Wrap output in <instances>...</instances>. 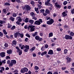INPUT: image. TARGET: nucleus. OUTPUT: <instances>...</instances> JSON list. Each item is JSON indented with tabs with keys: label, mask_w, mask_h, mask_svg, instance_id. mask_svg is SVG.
<instances>
[{
	"label": "nucleus",
	"mask_w": 74,
	"mask_h": 74,
	"mask_svg": "<svg viewBox=\"0 0 74 74\" xmlns=\"http://www.w3.org/2000/svg\"><path fill=\"white\" fill-rule=\"evenodd\" d=\"M22 53V50H21L20 51H19L18 55H21Z\"/></svg>",
	"instance_id": "obj_43"
},
{
	"label": "nucleus",
	"mask_w": 74,
	"mask_h": 74,
	"mask_svg": "<svg viewBox=\"0 0 74 74\" xmlns=\"http://www.w3.org/2000/svg\"><path fill=\"white\" fill-rule=\"evenodd\" d=\"M25 45H23L22 46V47H21V49H25Z\"/></svg>",
	"instance_id": "obj_39"
},
{
	"label": "nucleus",
	"mask_w": 74,
	"mask_h": 74,
	"mask_svg": "<svg viewBox=\"0 0 74 74\" xmlns=\"http://www.w3.org/2000/svg\"><path fill=\"white\" fill-rule=\"evenodd\" d=\"M55 45V42L51 44V46L52 47H54Z\"/></svg>",
	"instance_id": "obj_64"
},
{
	"label": "nucleus",
	"mask_w": 74,
	"mask_h": 74,
	"mask_svg": "<svg viewBox=\"0 0 74 74\" xmlns=\"http://www.w3.org/2000/svg\"><path fill=\"white\" fill-rule=\"evenodd\" d=\"M17 43V42H16V40H13L12 44H12V46L14 45H15Z\"/></svg>",
	"instance_id": "obj_18"
},
{
	"label": "nucleus",
	"mask_w": 74,
	"mask_h": 74,
	"mask_svg": "<svg viewBox=\"0 0 74 74\" xmlns=\"http://www.w3.org/2000/svg\"><path fill=\"white\" fill-rule=\"evenodd\" d=\"M71 13L72 14H74V8L71 11Z\"/></svg>",
	"instance_id": "obj_54"
},
{
	"label": "nucleus",
	"mask_w": 74,
	"mask_h": 74,
	"mask_svg": "<svg viewBox=\"0 0 74 74\" xmlns=\"http://www.w3.org/2000/svg\"><path fill=\"white\" fill-rule=\"evenodd\" d=\"M17 16L16 14L15 13H13L12 14V16L13 17H16Z\"/></svg>",
	"instance_id": "obj_38"
},
{
	"label": "nucleus",
	"mask_w": 74,
	"mask_h": 74,
	"mask_svg": "<svg viewBox=\"0 0 74 74\" xmlns=\"http://www.w3.org/2000/svg\"><path fill=\"white\" fill-rule=\"evenodd\" d=\"M26 10H28L29 11H30V10H31V8H30V7L29 5H26Z\"/></svg>",
	"instance_id": "obj_12"
},
{
	"label": "nucleus",
	"mask_w": 74,
	"mask_h": 74,
	"mask_svg": "<svg viewBox=\"0 0 74 74\" xmlns=\"http://www.w3.org/2000/svg\"><path fill=\"white\" fill-rule=\"evenodd\" d=\"M62 15H63V17H64V16H66L67 15V14H66V12H63L62 13Z\"/></svg>",
	"instance_id": "obj_16"
},
{
	"label": "nucleus",
	"mask_w": 74,
	"mask_h": 74,
	"mask_svg": "<svg viewBox=\"0 0 74 74\" xmlns=\"http://www.w3.org/2000/svg\"><path fill=\"white\" fill-rule=\"evenodd\" d=\"M11 62L13 64H15L16 63V60H11Z\"/></svg>",
	"instance_id": "obj_21"
},
{
	"label": "nucleus",
	"mask_w": 74,
	"mask_h": 74,
	"mask_svg": "<svg viewBox=\"0 0 74 74\" xmlns=\"http://www.w3.org/2000/svg\"><path fill=\"white\" fill-rule=\"evenodd\" d=\"M4 46L6 47V48H7L8 47V43H5L4 44Z\"/></svg>",
	"instance_id": "obj_49"
},
{
	"label": "nucleus",
	"mask_w": 74,
	"mask_h": 74,
	"mask_svg": "<svg viewBox=\"0 0 74 74\" xmlns=\"http://www.w3.org/2000/svg\"><path fill=\"white\" fill-rule=\"evenodd\" d=\"M28 22H29V23H31V25H32V24H33V23L34 22V21L33 20L29 19Z\"/></svg>",
	"instance_id": "obj_15"
},
{
	"label": "nucleus",
	"mask_w": 74,
	"mask_h": 74,
	"mask_svg": "<svg viewBox=\"0 0 74 74\" xmlns=\"http://www.w3.org/2000/svg\"><path fill=\"white\" fill-rule=\"evenodd\" d=\"M37 33H38V32H35L34 34H32V36L33 37H35L36 36H37Z\"/></svg>",
	"instance_id": "obj_26"
},
{
	"label": "nucleus",
	"mask_w": 74,
	"mask_h": 74,
	"mask_svg": "<svg viewBox=\"0 0 74 74\" xmlns=\"http://www.w3.org/2000/svg\"><path fill=\"white\" fill-rule=\"evenodd\" d=\"M72 7L71 6V5H69V6H68V9H71V8Z\"/></svg>",
	"instance_id": "obj_59"
},
{
	"label": "nucleus",
	"mask_w": 74,
	"mask_h": 74,
	"mask_svg": "<svg viewBox=\"0 0 74 74\" xmlns=\"http://www.w3.org/2000/svg\"><path fill=\"white\" fill-rule=\"evenodd\" d=\"M57 51H61L62 49H61L60 48H58L57 49Z\"/></svg>",
	"instance_id": "obj_42"
},
{
	"label": "nucleus",
	"mask_w": 74,
	"mask_h": 74,
	"mask_svg": "<svg viewBox=\"0 0 74 74\" xmlns=\"http://www.w3.org/2000/svg\"><path fill=\"white\" fill-rule=\"evenodd\" d=\"M48 55H52L53 54V51L52 50H50L48 52Z\"/></svg>",
	"instance_id": "obj_11"
},
{
	"label": "nucleus",
	"mask_w": 74,
	"mask_h": 74,
	"mask_svg": "<svg viewBox=\"0 0 74 74\" xmlns=\"http://www.w3.org/2000/svg\"><path fill=\"white\" fill-rule=\"evenodd\" d=\"M53 23H54V20H53V19H52V18H50L49 19V21H48L47 22V25H52V24Z\"/></svg>",
	"instance_id": "obj_1"
},
{
	"label": "nucleus",
	"mask_w": 74,
	"mask_h": 74,
	"mask_svg": "<svg viewBox=\"0 0 74 74\" xmlns=\"http://www.w3.org/2000/svg\"><path fill=\"white\" fill-rule=\"evenodd\" d=\"M67 51H68V50L67 49H65L64 50V54H66L67 53Z\"/></svg>",
	"instance_id": "obj_34"
},
{
	"label": "nucleus",
	"mask_w": 74,
	"mask_h": 74,
	"mask_svg": "<svg viewBox=\"0 0 74 74\" xmlns=\"http://www.w3.org/2000/svg\"><path fill=\"white\" fill-rule=\"evenodd\" d=\"M20 22L21 21H18L16 22V23L17 24H18V25H21V24H22V23H21Z\"/></svg>",
	"instance_id": "obj_35"
},
{
	"label": "nucleus",
	"mask_w": 74,
	"mask_h": 74,
	"mask_svg": "<svg viewBox=\"0 0 74 74\" xmlns=\"http://www.w3.org/2000/svg\"><path fill=\"white\" fill-rule=\"evenodd\" d=\"M12 27V25H11L10 23H8V26L7 27V28H10Z\"/></svg>",
	"instance_id": "obj_27"
},
{
	"label": "nucleus",
	"mask_w": 74,
	"mask_h": 74,
	"mask_svg": "<svg viewBox=\"0 0 74 74\" xmlns=\"http://www.w3.org/2000/svg\"><path fill=\"white\" fill-rule=\"evenodd\" d=\"M34 69L36 70H38L39 69V67H38V66H35L34 67Z\"/></svg>",
	"instance_id": "obj_33"
},
{
	"label": "nucleus",
	"mask_w": 74,
	"mask_h": 74,
	"mask_svg": "<svg viewBox=\"0 0 74 74\" xmlns=\"http://www.w3.org/2000/svg\"><path fill=\"white\" fill-rule=\"evenodd\" d=\"M65 38L66 40H71L73 38L70 36L69 35L66 34L65 35Z\"/></svg>",
	"instance_id": "obj_4"
},
{
	"label": "nucleus",
	"mask_w": 74,
	"mask_h": 74,
	"mask_svg": "<svg viewBox=\"0 0 74 74\" xmlns=\"http://www.w3.org/2000/svg\"><path fill=\"white\" fill-rule=\"evenodd\" d=\"M45 48H48V44H46L45 45Z\"/></svg>",
	"instance_id": "obj_47"
},
{
	"label": "nucleus",
	"mask_w": 74,
	"mask_h": 74,
	"mask_svg": "<svg viewBox=\"0 0 74 74\" xmlns=\"http://www.w3.org/2000/svg\"><path fill=\"white\" fill-rule=\"evenodd\" d=\"M28 71V69L26 67H24L23 68H21L20 71L21 73H25V72H27Z\"/></svg>",
	"instance_id": "obj_2"
},
{
	"label": "nucleus",
	"mask_w": 74,
	"mask_h": 74,
	"mask_svg": "<svg viewBox=\"0 0 74 74\" xmlns=\"http://www.w3.org/2000/svg\"><path fill=\"white\" fill-rule=\"evenodd\" d=\"M30 3L32 5V6H34V4H35V2L34 1H31Z\"/></svg>",
	"instance_id": "obj_29"
},
{
	"label": "nucleus",
	"mask_w": 74,
	"mask_h": 74,
	"mask_svg": "<svg viewBox=\"0 0 74 74\" xmlns=\"http://www.w3.org/2000/svg\"><path fill=\"white\" fill-rule=\"evenodd\" d=\"M53 74L52 72L51 71H49L47 73V74Z\"/></svg>",
	"instance_id": "obj_60"
},
{
	"label": "nucleus",
	"mask_w": 74,
	"mask_h": 74,
	"mask_svg": "<svg viewBox=\"0 0 74 74\" xmlns=\"http://www.w3.org/2000/svg\"><path fill=\"white\" fill-rule=\"evenodd\" d=\"M6 59H11L10 57L9 56H7L6 57Z\"/></svg>",
	"instance_id": "obj_50"
},
{
	"label": "nucleus",
	"mask_w": 74,
	"mask_h": 74,
	"mask_svg": "<svg viewBox=\"0 0 74 74\" xmlns=\"http://www.w3.org/2000/svg\"><path fill=\"white\" fill-rule=\"evenodd\" d=\"M12 52V51L11 49H8L7 51V53L8 54H11Z\"/></svg>",
	"instance_id": "obj_9"
},
{
	"label": "nucleus",
	"mask_w": 74,
	"mask_h": 74,
	"mask_svg": "<svg viewBox=\"0 0 74 74\" xmlns=\"http://www.w3.org/2000/svg\"><path fill=\"white\" fill-rule=\"evenodd\" d=\"M32 55L33 57H36V56H37V55H36V53H33Z\"/></svg>",
	"instance_id": "obj_58"
},
{
	"label": "nucleus",
	"mask_w": 74,
	"mask_h": 74,
	"mask_svg": "<svg viewBox=\"0 0 74 74\" xmlns=\"http://www.w3.org/2000/svg\"><path fill=\"white\" fill-rule=\"evenodd\" d=\"M10 5L11 4H10V3L8 2H6L4 3V5L5 6H9V5Z\"/></svg>",
	"instance_id": "obj_17"
},
{
	"label": "nucleus",
	"mask_w": 74,
	"mask_h": 74,
	"mask_svg": "<svg viewBox=\"0 0 74 74\" xmlns=\"http://www.w3.org/2000/svg\"><path fill=\"white\" fill-rule=\"evenodd\" d=\"M38 21L40 22V23H42V19H40Z\"/></svg>",
	"instance_id": "obj_56"
},
{
	"label": "nucleus",
	"mask_w": 74,
	"mask_h": 74,
	"mask_svg": "<svg viewBox=\"0 0 74 74\" xmlns=\"http://www.w3.org/2000/svg\"><path fill=\"white\" fill-rule=\"evenodd\" d=\"M3 36H4L3 34L1 32H0V37H3Z\"/></svg>",
	"instance_id": "obj_36"
},
{
	"label": "nucleus",
	"mask_w": 74,
	"mask_h": 74,
	"mask_svg": "<svg viewBox=\"0 0 74 74\" xmlns=\"http://www.w3.org/2000/svg\"><path fill=\"white\" fill-rule=\"evenodd\" d=\"M24 21L25 23L29 22V18H26L25 20Z\"/></svg>",
	"instance_id": "obj_25"
},
{
	"label": "nucleus",
	"mask_w": 74,
	"mask_h": 74,
	"mask_svg": "<svg viewBox=\"0 0 74 74\" xmlns=\"http://www.w3.org/2000/svg\"><path fill=\"white\" fill-rule=\"evenodd\" d=\"M25 36L29 38H30V35H29V34H28V33H27L26 34Z\"/></svg>",
	"instance_id": "obj_44"
},
{
	"label": "nucleus",
	"mask_w": 74,
	"mask_h": 74,
	"mask_svg": "<svg viewBox=\"0 0 74 74\" xmlns=\"http://www.w3.org/2000/svg\"><path fill=\"white\" fill-rule=\"evenodd\" d=\"M68 3V2L67 1H65L63 3V4H64V5H66V4H67Z\"/></svg>",
	"instance_id": "obj_32"
},
{
	"label": "nucleus",
	"mask_w": 74,
	"mask_h": 74,
	"mask_svg": "<svg viewBox=\"0 0 74 74\" xmlns=\"http://www.w3.org/2000/svg\"><path fill=\"white\" fill-rule=\"evenodd\" d=\"M31 15H32V17H34L35 15V14H34V13L33 12H32L31 13Z\"/></svg>",
	"instance_id": "obj_40"
},
{
	"label": "nucleus",
	"mask_w": 74,
	"mask_h": 74,
	"mask_svg": "<svg viewBox=\"0 0 74 74\" xmlns=\"http://www.w3.org/2000/svg\"><path fill=\"white\" fill-rule=\"evenodd\" d=\"M66 69V67L62 68V70H65Z\"/></svg>",
	"instance_id": "obj_61"
},
{
	"label": "nucleus",
	"mask_w": 74,
	"mask_h": 74,
	"mask_svg": "<svg viewBox=\"0 0 74 74\" xmlns=\"http://www.w3.org/2000/svg\"><path fill=\"white\" fill-rule=\"evenodd\" d=\"M14 19H15V18L11 16L10 18V20H11V21H12L13 22V21H14Z\"/></svg>",
	"instance_id": "obj_22"
},
{
	"label": "nucleus",
	"mask_w": 74,
	"mask_h": 74,
	"mask_svg": "<svg viewBox=\"0 0 74 74\" xmlns=\"http://www.w3.org/2000/svg\"><path fill=\"white\" fill-rule=\"evenodd\" d=\"M20 36V37H21V38H23V36H24V35H23V34H21L19 35V36Z\"/></svg>",
	"instance_id": "obj_53"
},
{
	"label": "nucleus",
	"mask_w": 74,
	"mask_h": 74,
	"mask_svg": "<svg viewBox=\"0 0 74 74\" xmlns=\"http://www.w3.org/2000/svg\"><path fill=\"white\" fill-rule=\"evenodd\" d=\"M58 4V2L55 3V6H56V7H57V8H61V6H60V5Z\"/></svg>",
	"instance_id": "obj_7"
},
{
	"label": "nucleus",
	"mask_w": 74,
	"mask_h": 74,
	"mask_svg": "<svg viewBox=\"0 0 74 74\" xmlns=\"http://www.w3.org/2000/svg\"><path fill=\"white\" fill-rule=\"evenodd\" d=\"M16 28V27H15V25H13L12 27L10 29L11 30H14V29H15Z\"/></svg>",
	"instance_id": "obj_30"
},
{
	"label": "nucleus",
	"mask_w": 74,
	"mask_h": 74,
	"mask_svg": "<svg viewBox=\"0 0 74 74\" xmlns=\"http://www.w3.org/2000/svg\"><path fill=\"white\" fill-rule=\"evenodd\" d=\"M3 33L5 35H7V32H6V30H5V29L3 30Z\"/></svg>",
	"instance_id": "obj_23"
},
{
	"label": "nucleus",
	"mask_w": 74,
	"mask_h": 74,
	"mask_svg": "<svg viewBox=\"0 0 74 74\" xmlns=\"http://www.w3.org/2000/svg\"><path fill=\"white\" fill-rule=\"evenodd\" d=\"M40 12H42V13H44L45 10H44V9H41L40 10Z\"/></svg>",
	"instance_id": "obj_41"
},
{
	"label": "nucleus",
	"mask_w": 74,
	"mask_h": 74,
	"mask_svg": "<svg viewBox=\"0 0 74 74\" xmlns=\"http://www.w3.org/2000/svg\"><path fill=\"white\" fill-rule=\"evenodd\" d=\"M18 71L16 70H15L14 71H12V73H18Z\"/></svg>",
	"instance_id": "obj_55"
},
{
	"label": "nucleus",
	"mask_w": 74,
	"mask_h": 74,
	"mask_svg": "<svg viewBox=\"0 0 74 74\" xmlns=\"http://www.w3.org/2000/svg\"><path fill=\"white\" fill-rule=\"evenodd\" d=\"M33 18H32V19H34L35 21H36L37 20V18L36 17V16H34V17H32Z\"/></svg>",
	"instance_id": "obj_52"
},
{
	"label": "nucleus",
	"mask_w": 74,
	"mask_h": 74,
	"mask_svg": "<svg viewBox=\"0 0 74 74\" xmlns=\"http://www.w3.org/2000/svg\"><path fill=\"white\" fill-rule=\"evenodd\" d=\"M45 12H46L47 14H49L50 13V12H49V10L48 9H46V10Z\"/></svg>",
	"instance_id": "obj_24"
},
{
	"label": "nucleus",
	"mask_w": 74,
	"mask_h": 74,
	"mask_svg": "<svg viewBox=\"0 0 74 74\" xmlns=\"http://www.w3.org/2000/svg\"><path fill=\"white\" fill-rule=\"evenodd\" d=\"M34 24L37 25H40L41 23L38 20L34 22Z\"/></svg>",
	"instance_id": "obj_10"
},
{
	"label": "nucleus",
	"mask_w": 74,
	"mask_h": 74,
	"mask_svg": "<svg viewBox=\"0 0 74 74\" xmlns=\"http://www.w3.org/2000/svg\"><path fill=\"white\" fill-rule=\"evenodd\" d=\"M3 11L4 13H5V12H6V9H3Z\"/></svg>",
	"instance_id": "obj_63"
},
{
	"label": "nucleus",
	"mask_w": 74,
	"mask_h": 74,
	"mask_svg": "<svg viewBox=\"0 0 74 74\" xmlns=\"http://www.w3.org/2000/svg\"><path fill=\"white\" fill-rule=\"evenodd\" d=\"M35 30V28H32L30 29V30L31 32H34V30Z\"/></svg>",
	"instance_id": "obj_48"
},
{
	"label": "nucleus",
	"mask_w": 74,
	"mask_h": 74,
	"mask_svg": "<svg viewBox=\"0 0 74 74\" xmlns=\"http://www.w3.org/2000/svg\"><path fill=\"white\" fill-rule=\"evenodd\" d=\"M18 3H21V0H16V2Z\"/></svg>",
	"instance_id": "obj_51"
},
{
	"label": "nucleus",
	"mask_w": 74,
	"mask_h": 74,
	"mask_svg": "<svg viewBox=\"0 0 74 74\" xmlns=\"http://www.w3.org/2000/svg\"><path fill=\"white\" fill-rule=\"evenodd\" d=\"M52 36H53V33L52 32H51L49 34V37H52Z\"/></svg>",
	"instance_id": "obj_28"
},
{
	"label": "nucleus",
	"mask_w": 74,
	"mask_h": 74,
	"mask_svg": "<svg viewBox=\"0 0 74 74\" xmlns=\"http://www.w3.org/2000/svg\"><path fill=\"white\" fill-rule=\"evenodd\" d=\"M69 27V26L67 25V24H65V25L64 26V29H66V30H67Z\"/></svg>",
	"instance_id": "obj_14"
},
{
	"label": "nucleus",
	"mask_w": 74,
	"mask_h": 74,
	"mask_svg": "<svg viewBox=\"0 0 74 74\" xmlns=\"http://www.w3.org/2000/svg\"><path fill=\"white\" fill-rule=\"evenodd\" d=\"M67 60V63H70L71 62V58L68 57V58H66Z\"/></svg>",
	"instance_id": "obj_8"
},
{
	"label": "nucleus",
	"mask_w": 74,
	"mask_h": 74,
	"mask_svg": "<svg viewBox=\"0 0 74 74\" xmlns=\"http://www.w3.org/2000/svg\"><path fill=\"white\" fill-rule=\"evenodd\" d=\"M46 58H50V56H49L47 54L46 55Z\"/></svg>",
	"instance_id": "obj_62"
},
{
	"label": "nucleus",
	"mask_w": 74,
	"mask_h": 74,
	"mask_svg": "<svg viewBox=\"0 0 74 74\" xmlns=\"http://www.w3.org/2000/svg\"><path fill=\"white\" fill-rule=\"evenodd\" d=\"M34 9H35V11L36 12V13H37V14H39V11H38V8H36L35 7Z\"/></svg>",
	"instance_id": "obj_19"
},
{
	"label": "nucleus",
	"mask_w": 74,
	"mask_h": 74,
	"mask_svg": "<svg viewBox=\"0 0 74 74\" xmlns=\"http://www.w3.org/2000/svg\"><path fill=\"white\" fill-rule=\"evenodd\" d=\"M35 49H36V47L34 46L31 48V50H32V51H34V50H35Z\"/></svg>",
	"instance_id": "obj_46"
},
{
	"label": "nucleus",
	"mask_w": 74,
	"mask_h": 74,
	"mask_svg": "<svg viewBox=\"0 0 74 74\" xmlns=\"http://www.w3.org/2000/svg\"><path fill=\"white\" fill-rule=\"evenodd\" d=\"M35 39L37 41H41L42 40V38H40L38 36H36L35 37Z\"/></svg>",
	"instance_id": "obj_3"
},
{
	"label": "nucleus",
	"mask_w": 74,
	"mask_h": 74,
	"mask_svg": "<svg viewBox=\"0 0 74 74\" xmlns=\"http://www.w3.org/2000/svg\"><path fill=\"white\" fill-rule=\"evenodd\" d=\"M14 37L15 38H17L18 36H19V35L20 34V33H19L18 32H17L16 33H14Z\"/></svg>",
	"instance_id": "obj_5"
},
{
	"label": "nucleus",
	"mask_w": 74,
	"mask_h": 74,
	"mask_svg": "<svg viewBox=\"0 0 74 74\" xmlns=\"http://www.w3.org/2000/svg\"><path fill=\"white\" fill-rule=\"evenodd\" d=\"M25 49H29V45H25Z\"/></svg>",
	"instance_id": "obj_37"
},
{
	"label": "nucleus",
	"mask_w": 74,
	"mask_h": 74,
	"mask_svg": "<svg viewBox=\"0 0 74 74\" xmlns=\"http://www.w3.org/2000/svg\"><path fill=\"white\" fill-rule=\"evenodd\" d=\"M29 49H25L24 50V51L25 52H28V50Z\"/></svg>",
	"instance_id": "obj_57"
},
{
	"label": "nucleus",
	"mask_w": 74,
	"mask_h": 74,
	"mask_svg": "<svg viewBox=\"0 0 74 74\" xmlns=\"http://www.w3.org/2000/svg\"><path fill=\"white\" fill-rule=\"evenodd\" d=\"M16 48L17 49V53H19V51H21V49H20L19 48L18 46L16 47Z\"/></svg>",
	"instance_id": "obj_20"
},
{
	"label": "nucleus",
	"mask_w": 74,
	"mask_h": 74,
	"mask_svg": "<svg viewBox=\"0 0 74 74\" xmlns=\"http://www.w3.org/2000/svg\"><path fill=\"white\" fill-rule=\"evenodd\" d=\"M5 53L4 52H2L0 53V56L2 57V58H3V57H5Z\"/></svg>",
	"instance_id": "obj_6"
},
{
	"label": "nucleus",
	"mask_w": 74,
	"mask_h": 74,
	"mask_svg": "<svg viewBox=\"0 0 74 74\" xmlns=\"http://www.w3.org/2000/svg\"><path fill=\"white\" fill-rule=\"evenodd\" d=\"M70 36H71V37H73L74 35V33L73 32H71L70 34Z\"/></svg>",
	"instance_id": "obj_31"
},
{
	"label": "nucleus",
	"mask_w": 74,
	"mask_h": 74,
	"mask_svg": "<svg viewBox=\"0 0 74 74\" xmlns=\"http://www.w3.org/2000/svg\"><path fill=\"white\" fill-rule=\"evenodd\" d=\"M13 64H14L12 62H11L10 64H9V66L12 67L13 66Z\"/></svg>",
	"instance_id": "obj_45"
},
{
	"label": "nucleus",
	"mask_w": 74,
	"mask_h": 74,
	"mask_svg": "<svg viewBox=\"0 0 74 74\" xmlns=\"http://www.w3.org/2000/svg\"><path fill=\"white\" fill-rule=\"evenodd\" d=\"M45 5L50 6V5H51V3L50 2H47V1H45Z\"/></svg>",
	"instance_id": "obj_13"
}]
</instances>
